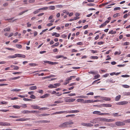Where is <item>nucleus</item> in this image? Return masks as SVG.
I'll list each match as a JSON object with an SVG mask.
<instances>
[{
    "instance_id": "51",
    "label": "nucleus",
    "mask_w": 130,
    "mask_h": 130,
    "mask_svg": "<svg viewBox=\"0 0 130 130\" xmlns=\"http://www.w3.org/2000/svg\"><path fill=\"white\" fill-rule=\"evenodd\" d=\"M77 101L78 102L84 101V100L83 99H79L77 100Z\"/></svg>"
},
{
    "instance_id": "15",
    "label": "nucleus",
    "mask_w": 130,
    "mask_h": 130,
    "mask_svg": "<svg viewBox=\"0 0 130 130\" xmlns=\"http://www.w3.org/2000/svg\"><path fill=\"white\" fill-rule=\"evenodd\" d=\"M115 81L113 79L110 78V79H108L106 81V82L107 83H113L115 82Z\"/></svg>"
},
{
    "instance_id": "41",
    "label": "nucleus",
    "mask_w": 130,
    "mask_h": 130,
    "mask_svg": "<svg viewBox=\"0 0 130 130\" xmlns=\"http://www.w3.org/2000/svg\"><path fill=\"white\" fill-rule=\"evenodd\" d=\"M9 117L10 118H19L20 117V116H10Z\"/></svg>"
},
{
    "instance_id": "6",
    "label": "nucleus",
    "mask_w": 130,
    "mask_h": 130,
    "mask_svg": "<svg viewBox=\"0 0 130 130\" xmlns=\"http://www.w3.org/2000/svg\"><path fill=\"white\" fill-rule=\"evenodd\" d=\"M115 124L117 126H123L125 124L124 123L120 121L116 122H115Z\"/></svg>"
},
{
    "instance_id": "57",
    "label": "nucleus",
    "mask_w": 130,
    "mask_h": 130,
    "mask_svg": "<svg viewBox=\"0 0 130 130\" xmlns=\"http://www.w3.org/2000/svg\"><path fill=\"white\" fill-rule=\"evenodd\" d=\"M124 95L126 96L130 95V92H125L124 93Z\"/></svg>"
},
{
    "instance_id": "60",
    "label": "nucleus",
    "mask_w": 130,
    "mask_h": 130,
    "mask_svg": "<svg viewBox=\"0 0 130 130\" xmlns=\"http://www.w3.org/2000/svg\"><path fill=\"white\" fill-rule=\"evenodd\" d=\"M29 64V65L31 66H35L37 64L35 63H30Z\"/></svg>"
},
{
    "instance_id": "23",
    "label": "nucleus",
    "mask_w": 130,
    "mask_h": 130,
    "mask_svg": "<svg viewBox=\"0 0 130 130\" xmlns=\"http://www.w3.org/2000/svg\"><path fill=\"white\" fill-rule=\"evenodd\" d=\"M58 114H62L63 113H67V111H58L57 112Z\"/></svg>"
},
{
    "instance_id": "43",
    "label": "nucleus",
    "mask_w": 130,
    "mask_h": 130,
    "mask_svg": "<svg viewBox=\"0 0 130 130\" xmlns=\"http://www.w3.org/2000/svg\"><path fill=\"white\" fill-rule=\"evenodd\" d=\"M12 107L15 108L17 109H19L20 108V106L18 105H13Z\"/></svg>"
},
{
    "instance_id": "18",
    "label": "nucleus",
    "mask_w": 130,
    "mask_h": 130,
    "mask_svg": "<svg viewBox=\"0 0 130 130\" xmlns=\"http://www.w3.org/2000/svg\"><path fill=\"white\" fill-rule=\"evenodd\" d=\"M37 87L36 86H31L29 88V89L30 90H33L36 89Z\"/></svg>"
},
{
    "instance_id": "27",
    "label": "nucleus",
    "mask_w": 130,
    "mask_h": 130,
    "mask_svg": "<svg viewBox=\"0 0 130 130\" xmlns=\"http://www.w3.org/2000/svg\"><path fill=\"white\" fill-rule=\"evenodd\" d=\"M90 58L93 59H98V57L97 56H91L90 57Z\"/></svg>"
},
{
    "instance_id": "37",
    "label": "nucleus",
    "mask_w": 130,
    "mask_h": 130,
    "mask_svg": "<svg viewBox=\"0 0 130 130\" xmlns=\"http://www.w3.org/2000/svg\"><path fill=\"white\" fill-rule=\"evenodd\" d=\"M40 10H39V9L33 12V13L34 14H36L40 12Z\"/></svg>"
},
{
    "instance_id": "46",
    "label": "nucleus",
    "mask_w": 130,
    "mask_h": 130,
    "mask_svg": "<svg viewBox=\"0 0 130 130\" xmlns=\"http://www.w3.org/2000/svg\"><path fill=\"white\" fill-rule=\"evenodd\" d=\"M123 87L125 88H128L130 87V86L128 85H122Z\"/></svg>"
},
{
    "instance_id": "24",
    "label": "nucleus",
    "mask_w": 130,
    "mask_h": 130,
    "mask_svg": "<svg viewBox=\"0 0 130 130\" xmlns=\"http://www.w3.org/2000/svg\"><path fill=\"white\" fill-rule=\"evenodd\" d=\"M50 10H54L55 9V7L54 6H50L48 7Z\"/></svg>"
},
{
    "instance_id": "2",
    "label": "nucleus",
    "mask_w": 130,
    "mask_h": 130,
    "mask_svg": "<svg viewBox=\"0 0 130 130\" xmlns=\"http://www.w3.org/2000/svg\"><path fill=\"white\" fill-rule=\"evenodd\" d=\"M99 120L101 121L110 122L114 121L115 119H108L105 118H100L99 119Z\"/></svg>"
},
{
    "instance_id": "50",
    "label": "nucleus",
    "mask_w": 130,
    "mask_h": 130,
    "mask_svg": "<svg viewBox=\"0 0 130 130\" xmlns=\"http://www.w3.org/2000/svg\"><path fill=\"white\" fill-rule=\"evenodd\" d=\"M91 52L93 53H95L98 52V51L97 50H91Z\"/></svg>"
},
{
    "instance_id": "34",
    "label": "nucleus",
    "mask_w": 130,
    "mask_h": 130,
    "mask_svg": "<svg viewBox=\"0 0 130 130\" xmlns=\"http://www.w3.org/2000/svg\"><path fill=\"white\" fill-rule=\"evenodd\" d=\"M63 102V101H55L54 102V103H55L58 104L59 103H62Z\"/></svg>"
},
{
    "instance_id": "38",
    "label": "nucleus",
    "mask_w": 130,
    "mask_h": 130,
    "mask_svg": "<svg viewBox=\"0 0 130 130\" xmlns=\"http://www.w3.org/2000/svg\"><path fill=\"white\" fill-rule=\"evenodd\" d=\"M120 15L119 13H117L113 15V17L114 18H116Z\"/></svg>"
},
{
    "instance_id": "28",
    "label": "nucleus",
    "mask_w": 130,
    "mask_h": 130,
    "mask_svg": "<svg viewBox=\"0 0 130 130\" xmlns=\"http://www.w3.org/2000/svg\"><path fill=\"white\" fill-rule=\"evenodd\" d=\"M50 115L49 114L47 113H43L40 114L39 115V116L40 117L44 116H47L49 115Z\"/></svg>"
},
{
    "instance_id": "29",
    "label": "nucleus",
    "mask_w": 130,
    "mask_h": 130,
    "mask_svg": "<svg viewBox=\"0 0 130 130\" xmlns=\"http://www.w3.org/2000/svg\"><path fill=\"white\" fill-rule=\"evenodd\" d=\"M110 2H108L104 3L102 4H101L100 5H99V6L100 7L102 6V5H107Z\"/></svg>"
},
{
    "instance_id": "36",
    "label": "nucleus",
    "mask_w": 130,
    "mask_h": 130,
    "mask_svg": "<svg viewBox=\"0 0 130 130\" xmlns=\"http://www.w3.org/2000/svg\"><path fill=\"white\" fill-rule=\"evenodd\" d=\"M28 10H25L24 11H23L19 13L18 14V15H21L22 14H23V13H24L27 11H28Z\"/></svg>"
},
{
    "instance_id": "26",
    "label": "nucleus",
    "mask_w": 130,
    "mask_h": 130,
    "mask_svg": "<svg viewBox=\"0 0 130 130\" xmlns=\"http://www.w3.org/2000/svg\"><path fill=\"white\" fill-rule=\"evenodd\" d=\"M48 9V7H44L39 9V10H47Z\"/></svg>"
},
{
    "instance_id": "10",
    "label": "nucleus",
    "mask_w": 130,
    "mask_h": 130,
    "mask_svg": "<svg viewBox=\"0 0 130 130\" xmlns=\"http://www.w3.org/2000/svg\"><path fill=\"white\" fill-rule=\"evenodd\" d=\"M93 100H85L83 102V103L84 104L92 103Z\"/></svg>"
},
{
    "instance_id": "20",
    "label": "nucleus",
    "mask_w": 130,
    "mask_h": 130,
    "mask_svg": "<svg viewBox=\"0 0 130 130\" xmlns=\"http://www.w3.org/2000/svg\"><path fill=\"white\" fill-rule=\"evenodd\" d=\"M17 54H15L14 55L9 56L8 57L9 58H14L17 57Z\"/></svg>"
},
{
    "instance_id": "49",
    "label": "nucleus",
    "mask_w": 130,
    "mask_h": 130,
    "mask_svg": "<svg viewBox=\"0 0 130 130\" xmlns=\"http://www.w3.org/2000/svg\"><path fill=\"white\" fill-rule=\"evenodd\" d=\"M106 25V23H105L104 22L103 24H102L100 26V28H102L104 26H105Z\"/></svg>"
},
{
    "instance_id": "25",
    "label": "nucleus",
    "mask_w": 130,
    "mask_h": 130,
    "mask_svg": "<svg viewBox=\"0 0 130 130\" xmlns=\"http://www.w3.org/2000/svg\"><path fill=\"white\" fill-rule=\"evenodd\" d=\"M50 121L49 120H40V122L41 123H49Z\"/></svg>"
},
{
    "instance_id": "32",
    "label": "nucleus",
    "mask_w": 130,
    "mask_h": 130,
    "mask_svg": "<svg viewBox=\"0 0 130 130\" xmlns=\"http://www.w3.org/2000/svg\"><path fill=\"white\" fill-rule=\"evenodd\" d=\"M23 113L24 114L25 113H30V111L27 110H24L23 111Z\"/></svg>"
},
{
    "instance_id": "35",
    "label": "nucleus",
    "mask_w": 130,
    "mask_h": 130,
    "mask_svg": "<svg viewBox=\"0 0 130 130\" xmlns=\"http://www.w3.org/2000/svg\"><path fill=\"white\" fill-rule=\"evenodd\" d=\"M16 46L17 48L19 49L21 48L22 47V46L19 44H16Z\"/></svg>"
},
{
    "instance_id": "47",
    "label": "nucleus",
    "mask_w": 130,
    "mask_h": 130,
    "mask_svg": "<svg viewBox=\"0 0 130 130\" xmlns=\"http://www.w3.org/2000/svg\"><path fill=\"white\" fill-rule=\"evenodd\" d=\"M6 49L11 51H15L14 50L13 48H12L9 47H6Z\"/></svg>"
},
{
    "instance_id": "45",
    "label": "nucleus",
    "mask_w": 130,
    "mask_h": 130,
    "mask_svg": "<svg viewBox=\"0 0 130 130\" xmlns=\"http://www.w3.org/2000/svg\"><path fill=\"white\" fill-rule=\"evenodd\" d=\"M60 84L59 83H57V84H54V87H55L56 88L57 87V86H60Z\"/></svg>"
},
{
    "instance_id": "62",
    "label": "nucleus",
    "mask_w": 130,
    "mask_h": 130,
    "mask_svg": "<svg viewBox=\"0 0 130 130\" xmlns=\"http://www.w3.org/2000/svg\"><path fill=\"white\" fill-rule=\"evenodd\" d=\"M88 73L89 74H96V72L94 71H90Z\"/></svg>"
},
{
    "instance_id": "39",
    "label": "nucleus",
    "mask_w": 130,
    "mask_h": 130,
    "mask_svg": "<svg viewBox=\"0 0 130 130\" xmlns=\"http://www.w3.org/2000/svg\"><path fill=\"white\" fill-rule=\"evenodd\" d=\"M87 97V96H85L80 95V96H77V98H86Z\"/></svg>"
},
{
    "instance_id": "5",
    "label": "nucleus",
    "mask_w": 130,
    "mask_h": 130,
    "mask_svg": "<svg viewBox=\"0 0 130 130\" xmlns=\"http://www.w3.org/2000/svg\"><path fill=\"white\" fill-rule=\"evenodd\" d=\"M128 103V102L126 101H123L117 103L116 104L119 105H123L126 104Z\"/></svg>"
},
{
    "instance_id": "8",
    "label": "nucleus",
    "mask_w": 130,
    "mask_h": 130,
    "mask_svg": "<svg viewBox=\"0 0 130 130\" xmlns=\"http://www.w3.org/2000/svg\"><path fill=\"white\" fill-rule=\"evenodd\" d=\"M100 118L93 119L92 120H91L90 122V123H98V122L97 121H99V119Z\"/></svg>"
},
{
    "instance_id": "33",
    "label": "nucleus",
    "mask_w": 130,
    "mask_h": 130,
    "mask_svg": "<svg viewBox=\"0 0 130 130\" xmlns=\"http://www.w3.org/2000/svg\"><path fill=\"white\" fill-rule=\"evenodd\" d=\"M116 31H113L112 30L109 31V33L110 34H114L116 33Z\"/></svg>"
},
{
    "instance_id": "7",
    "label": "nucleus",
    "mask_w": 130,
    "mask_h": 130,
    "mask_svg": "<svg viewBox=\"0 0 130 130\" xmlns=\"http://www.w3.org/2000/svg\"><path fill=\"white\" fill-rule=\"evenodd\" d=\"M10 124L7 122H0V125L2 126H10Z\"/></svg>"
},
{
    "instance_id": "30",
    "label": "nucleus",
    "mask_w": 130,
    "mask_h": 130,
    "mask_svg": "<svg viewBox=\"0 0 130 130\" xmlns=\"http://www.w3.org/2000/svg\"><path fill=\"white\" fill-rule=\"evenodd\" d=\"M10 28L9 27L8 28H6L4 29V31H9L10 30Z\"/></svg>"
},
{
    "instance_id": "52",
    "label": "nucleus",
    "mask_w": 130,
    "mask_h": 130,
    "mask_svg": "<svg viewBox=\"0 0 130 130\" xmlns=\"http://www.w3.org/2000/svg\"><path fill=\"white\" fill-rule=\"evenodd\" d=\"M62 57H63V56L62 55H58L56 57V58H59Z\"/></svg>"
},
{
    "instance_id": "40",
    "label": "nucleus",
    "mask_w": 130,
    "mask_h": 130,
    "mask_svg": "<svg viewBox=\"0 0 130 130\" xmlns=\"http://www.w3.org/2000/svg\"><path fill=\"white\" fill-rule=\"evenodd\" d=\"M30 113H39V111H37L35 110H31L30 111Z\"/></svg>"
},
{
    "instance_id": "16",
    "label": "nucleus",
    "mask_w": 130,
    "mask_h": 130,
    "mask_svg": "<svg viewBox=\"0 0 130 130\" xmlns=\"http://www.w3.org/2000/svg\"><path fill=\"white\" fill-rule=\"evenodd\" d=\"M50 95L49 94H46L43 95L41 96L40 97L41 98H44L48 97Z\"/></svg>"
},
{
    "instance_id": "61",
    "label": "nucleus",
    "mask_w": 130,
    "mask_h": 130,
    "mask_svg": "<svg viewBox=\"0 0 130 130\" xmlns=\"http://www.w3.org/2000/svg\"><path fill=\"white\" fill-rule=\"evenodd\" d=\"M124 122L126 123H130V119L125 120Z\"/></svg>"
},
{
    "instance_id": "48",
    "label": "nucleus",
    "mask_w": 130,
    "mask_h": 130,
    "mask_svg": "<svg viewBox=\"0 0 130 130\" xmlns=\"http://www.w3.org/2000/svg\"><path fill=\"white\" fill-rule=\"evenodd\" d=\"M75 115H67L66 116V117H71L72 118L74 117L75 116Z\"/></svg>"
},
{
    "instance_id": "4",
    "label": "nucleus",
    "mask_w": 130,
    "mask_h": 130,
    "mask_svg": "<svg viewBox=\"0 0 130 130\" xmlns=\"http://www.w3.org/2000/svg\"><path fill=\"white\" fill-rule=\"evenodd\" d=\"M68 98H66L64 99V101L66 102H71L74 101L75 100V99H68Z\"/></svg>"
},
{
    "instance_id": "31",
    "label": "nucleus",
    "mask_w": 130,
    "mask_h": 130,
    "mask_svg": "<svg viewBox=\"0 0 130 130\" xmlns=\"http://www.w3.org/2000/svg\"><path fill=\"white\" fill-rule=\"evenodd\" d=\"M48 87L51 88H56V87H54V85L52 84H50L48 86Z\"/></svg>"
},
{
    "instance_id": "53",
    "label": "nucleus",
    "mask_w": 130,
    "mask_h": 130,
    "mask_svg": "<svg viewBox=\"0 0 130 130\" xmlns=\"http://www.w3.org/2000/svg\"><path fill=\"white\" fill-rule=\"evenodd\" d=\"M49 109V108L47 107H42L40 108V110H47L48 109Z\"/></svg>"
},
{
    "instance_id": "54",
    "label": "nucleus",
    "mask_w": 130,
    "mask_h": 130,
    "mask_svg": "<svg viewBox=\"0 0 130 130\" xmlns=\"http://www.w3.org/2000/svg\"><path fill=\"white\" fill-rule=\"evenodd\" d=\"M94 5V4L92 3H90L87 4V5L88 6H93Z\"/></svg>"
},
{
    "instance_id": "14",
    "label": "nucleus",
    "mask_w": 130,
    "mask_h": 130,
    "mask_svg": "<svg viewBox=\"0 0 130 130\" xmlns=\"http://www.w3.org/2000/svg\"><path fill=\"white\" fill-rule=\"evenodd\" d=\"M17 57H22L25 58V56L23 54H17Z\"/></svg>"
},
{
    "instance_id": "44",
    "label": "nucleus",
    "mask_w": 130,
    "mask_h": 130,
    "mask_svg": "<svg viewBox=\"0 0 130 130\" xmlns=\"http://www.w3.org/2000/svg\"><path fill=\"white\" fill-rule=\"evenodd\" d=\"M93 124L90 123H87V127H92L93 126Z\"/></svg>"
},
{
    "instance_id": "55",
    "label": "nucleus",
    "mask_w": 130,
    "mask_h": 130,
    "mask_svg": "<svg viewBox=\"0 0 130 130\" xmlns=\"http://www.w3.org/2000/svg\"><path fill=\"white\" fill-rule=\"evenodd\" d=\"M30 98L31 99H35L36 98V96L32 94L30 96Z\"/></svg>"
},
{
    "instance_id": "21",
    "label": "nucleus",
    "mask_w": 130,
    "mask_h": 130,
    "mask_svg": "<svg viewBox=\"0 0 130 130\" xmlns=\"http://www.w3.org/2000/svg\"><path fill=\"white\" fill-rule=\"evenodd\" d=\"M112 115L114 117H117L121 116V115H119L118 113H113L112 114Z\"/></svg>"
},
{
    "instance_id": "12",
    "label": "nucleus",
    "mask_w": 130,
    "mask_h": 130,
    "mask_svg": "<svg viewBox=\"0 0 130 130\" xmlns=\"http://www.w3.org/2000/svg\"><path fill=\"white\" fill-rule=\"evenodd\" d=\"M67 113H75L79 112V111L78 110H72L70 111H67Z\"/></svg>"
},
{
    "instance_id": "59",
    "label": "nucleus",
    "mask_w": 130,
    "mask_h": 130,
    "mask_svg": "<svg viewBox=\"0 0 130 130\" xmlns=\"http://www.w3.org/2000/svg\"><path fill=\"white\" fill-rule=\"evenodd\" d=\"M94 94V93L93 92H89V93H87L86 94L87 95H93Z\"/></svg>"
},
{
    "instance_id": "58",
    "label": "nucleus",
    "mask_w": 130,
    "mask_h": 130,
    "mask_svg": "<svg viewBox=\"0 0 130 130\" xmlns=\"http://www.w3.org/2000/svg\"><path fill=\"white\" fill-rule=\"evenodd\" d=\"M62 12L63 13H66L67 14H68L69 13V12L66 10H63Z\"/></svg>"
},
{
    "instance_id": "42",
    "label": "nucleus",
    "mask_w": 130,
    "mask_h": 130,
    "mask_svg": "<svg viewBox=\"0 0 130 130\" xmlns=\"http://www.w3.org/2000/svg\"><path fill=\"white\" fill-rule=\"evenodd\" d=\"M100 75L99 74H98L96 75H95L94 76V77L93 78V79H97V78L100 77Z\"/></svg>"
},
{
    "instance_id": "56",
    "label": "nucleus",
    "mask_w": 130,
    "mask_h": 130,
    "mask_svg": "<svg viewBox=\"0 0 130 130\" xmlns=\"http://www.w3.org/2000/svg\"><path fill=\"white\" fill-rule=\"evenodd\" d=\"M121 8L120 7H115L114 8V10L115 11L117 10H119Z\"/></svg>"
},
{
    "instance_id": "19",
    "label": "nucleus",
    "mask_w": 130,
    "mask_h": 130,
    "mask_svg": "<svg viewBox=\"0 0 130 130\" xmlns=\"http://www.w3.org/2000/svg\"><path fill=\"white\" fill-rule=\"evenodd\" d=\"M11 67L12 68H13L15 70H18L19 69V67H18L13 65H11Z\"/></svg>"
},
{
    "instance_id": "13",
    "label": "nucleus",
    "mask_w": 130,
    "mask_h": 130,
    "mask_svg": "<svg viewBox=\"0 0 130 130\" xmlns=\"http://www.w3.org/2000/svg\"><path fill=\"white\" fill-rule=\"evenodd\" d=\"M31 107L34 109H39L40 110V108L39 106H38L37 105H32Z\"/></svg>"
},
{
    "instance_id": "63",
    "label": "nucleus",
    "mask_w": 130,
    "mask_h": 130,
    "mask_svg": "<svg viewBox=\"0 0 130 130\" xmlns=\"http://www.w3.org/2000/svg\"><path fill=\"white\" fill-rule=\"evenodd\" d=\"M121 77H128L129 76L127 75H121Z\"/></svg>"
},
{
    "instance_id": "3",
    "label": "nucleus",
    "mask_w": 130,
    "mask_h": 130,
    "mask_svg": "<svg viewBox=\"0 0 130 130\" xmlns=\"http://www.w3.org/2000/svg\"><path fill=\"white\" fill-rule=\"evenodd\" d=\"M101 112L100 111H94L93 112V114H95L98 115H110V114L109 113H100Z\"/></svg>"
},
{
    "instance_id": "9",
    "label": "nucleus",
    "mask_w": 130,
    "mask_h": 130,
    "mask_svg": "<svg viewBox=\"0 0 130 130\" xmlns=\"http://www.w3.org/2000/svg\"><path fill=\"white\" fill-rule=\"evenodd\" d=\"M101 106H103L105 107H110L112 106V105L110 104H101Z\"/></svg>"
},
{
    "instance_id": "1",
    "label": "nucleus",
    "mask_w": 130,
    "mask_h": 130,
    "mask_svg": "<svg viewBox=\"0 0 130 130\" xmlns=\"http://www.w3.org/2000/svg\"><path fill=\"white\" fill-rule=\"evenodd\" d=\"M73 124L74 122L71 121L66 122L61 124L59 126V127H60L64 128L70 127L71 126H70V125Z\"/></svg>"
},
{
    "instance_id": "17",
    "label": "nucleus",
    "mask_w": 130,
    "mask_h": 130,
    "mask_svg": "<svg viewBox=\"0 0 130 130\" xmlns=\"http://www.w3.org/2000/svg\"><path fill=\"white\" fill-rule=\"evenodd\" d=\"M102 99L106 101H109L110 100V99L109 97H103L102 98Z\"/></svg>"
},
{
    "instance_id": "22",
    "label": "nucleus",
    "mask_w": 130,
    "mask_h": 130,
    "mask_svg": "<svg viewBox=\"0 0 130 130\" xmlns=\"http://www.w3.org/2000/svg\"><path fill=\"white\" fill-rule=\"evenodd\" d=\"M121 96L120 95H119L116 97L115 98V100L116 101H118L120 99Z\"/></svg>"
},
{
    "instance_id": "64",
    "label": "nucleus",
    "mask_w": 130,
    "mask_h": 130,
    "mask_svg": "<svg viewBox=\"0 0 130 130\" xmlns=\"http://www.w3.org/2000/svg\"><path fill=\"white\" fill-rule=\"evenodd\" d=\"M35 0H29V2L30 3H32L35 2Z\"/></svg>"
},
{
    "instance_id": "11",
    "label": "nucleus",
    "mask_w": 130,
    "mask_h": 130,
    "mask_svg": "<svg viewBox=\"0 0 130 130\" xmlns=\"http://www.w3.org/2000/svg\"><path fill=\"white\" fill-rule=\"evenodd\" d=\"M29 120V118H21L17 119L16 120L17 121H25Z\"/></svg>"
}]
</instances>
